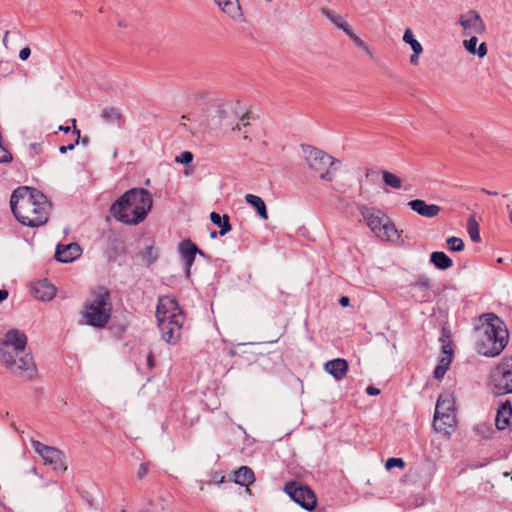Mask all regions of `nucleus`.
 <instances>
[{"instance_id": "f257e3e1", "label": "nucleus", "mask_w": 512, "mask_h": 512, "mask_svg": "<svg viewBox=\"0 0 512 512\" xmlns=\"http://www.w3.org/2000/svg\"><path fill=\"white\" fill-rule=\"evenodd\" d=\"M10 207L13 215L22 225L35 228L47 222L51 205L42 192L35 188L21 186L12 192Z\"/></svg>"}, {"instance_id": "f03ea898", "label": "nucleus", "mask_w": 512, "mask_h": 512, "mask_svg": "<svg viewBox=\"0 0 512 512\" xmlns=\"http://www.w3.org/2000/svg\"><path fill=\"white\" fill-rule=\"evenodd\" d=\"M27 336L19 329L6 332L0 343V361L18 376L32 379L36 376V365L30 353H26Z\"/></svg>"}, {"instance_id": "7ed1b4c3", "label": "nucleus", "mask_w": 512, "mask_h": 512, "mask_svg": "<svg viewBox=\"0 0 512 512\" xmlns=\"http://www.w3.org/2000/svg\"><path fill=\"white\" fill-rule=\"evenodd\" d=\"M153 206L150 192L144 188H132L122 194L110 208L116 221L127 225L142 223Z\"/></svg>"}, {"instance_id": "20e7f679", "label": "nucleus", "mask_w": 512, "mask_h": 512, "mask_svg": "<svg viewBox=\"0 0 512 512\" xmlns=\"http://www.w3.org/2000/svg\"><path fill=\"white\" fill-rule=\"evenodd\" d=\"M481 324L476 327V350L486 357L499 356L509 341V332L505 323L495 314H484Z\"/></svg>"}, {"instance_id": "39448f33", "label": "nucleus", "mask_w": 512, "mask_h": 512, "mask_svg": "<svg viewBox=\"0 0 512 512\" xmlns=\"http://www.w3.org/2000/svg\"><path fill=\"white\" fill-rule=\"evenodd\" d=\"M156 318L162 339L176 345L181 338L184 314L175 298L162 296L158 299Z\"/></svg>"}, {"instance_id": "423d86ee", "label": "nucleus", "mask_w": 512, "mask_h": 512, "mask_svg": "<svg viewBox=\"0 0 512 512\" xmlns=\"http://www.w3.org/2000/svg\"><path fill=\"white\" fill-rule=\"evenodd\" d=\"M112 305L110 293L107 289L99 287L92 294V299L84 305L82 317L85 324L104 328L111 318Z\"/></svg>"}, {"instance_id": "0eeeda50", "label": "nucleus", "mask_w": 512, "mask_h": 512, "mask_svg": "<svg viewBox=\"0 0 512 512\" xmlns=\"http://www.w3.org/2000/svg\"><path fill=\"white\" fill-rule=\"evenodd\" d=\"M302 151L310 169L317 173L321 179L331 182L335 171L340 166V161L311 145H302Z\"/></svg>"}, {"instance_id": "6e6552de", "label": "nucleus", "mask_w": 512, "mask_h": 512, "mask_svg": "<svg viewBox=\"0 0 512 512\" xmlns=\"http://www.w3.org/2000/svg\"><path fill=\"white\" fill-rule=\"evenodd\" d=\"M359 212L371 231L381 240L398 238V231L390 218L380 209L362 205Z\"/></svg>"}, {"instance_id": "1a4fd4ad", "label": "nucleus", "mask_w": 512, "mask_h": 512, "mask_svg": "<svg viewBox=\"0 0 512 512\" xmlns=\"http://www.w3.org/2000/svg\"><path fill=\"white\" fill-rule=\"evenodd\" d=\"M489 385L496 396L512 394V355L503 357L490 370Z\"/></svg>"}, {"instance_id": "9d476101", "label": "nucleus", "mask_w": 512, "mask_h": 512, "mask_svg": "<svg viewBox=\"0 0 512 512\" xmlns=\"http://www.w3.org/2000/svg\"><path fill=\"white\" fill-rule=\"evenodd\" d=\"M283 490L301 508L307 511L315 509L317 498L309 486L292 480L285 483Z\"/></svg>"}, {"instance_id": "9b49d317", "label": "nucleus", "mask_w": 512, "mask_h": 512, "mask_svg": "<svg viewBox=\"0 0 512 512\" xmlns=\"http://www.w3.org/2000/svg\"><path fill=\"white\" fill-rule=\"evenodd\" d=\"M453 401L440 396L436 402L433 418V428L438 432L447 433L448 428L455 425V416L453 414Z\"/></svg>"}, {"instance_id": "f8f14e48", "label": "nucleus", "mask_w": 512, "mask_h": 512, "mask_svg": "<svg viewBox=\"0 0 512 512\" xmlns=\"http://www.w3.org/2000/svg\"><path fill=\"white\" fill-rule=\"evenodd\" d=\"M31 445L35 452L39 454L45 465H49L55 471H66L64 464V454L56 447L48 446L38 440H31Z\"/></svg>"}, {"instance_id": "ddd939ff", "label": "nucleus", "mask_w": 512, "mask_h": 512, "mask_svg": "<svg viewBox=\"0 0 512 512\" xmlns=\"http://www.w3.org/2000/svg\"><path fill=\"white\" fill-rule=\"evenodd\" d=\"M459 24L463 29V35H481L485 32V23L480 14L475 10H468L459 16Z\"/></svg>"}, {"instance_id": "4468645a", "label": "nucleus", "mask_w": 512, "mask_h": 512, "mask_svg": "<svg viewBox=\"0 0 512 512\" xmlns=\"http://www.w3.org/2000/svg\"><path fill=\"white\" fill-rule=\"evenodd\" d=\"M178 251L185 262L186 278H189L191 274V267L195 261L197 252H200V249L191 240L186 239L179 243Z\"/></svg>"}, {"instance_id": "2eb2a0df", "label": "nucleus", "mask_w": 512, "mask_h": 512, "mask_svg": "<svg viewBox=\"0 0 512 512\" xmlns=\"http://www.w3.org/2000/svg\"><path fill=\"white\" fill-rule=\"evenodd\" d=\"M82 249L77 243L67 245H57L55 258L62 263H70L81 256Z\"/></svg>"}, {"instance_id": "dca6fc26", "label": "nucleus", "mask_w": 512, "mask_h": 512, "mask_svg": "<svg viewBox=\"0 0 512 512\" xmlns=\"http://www.w3.org/2000/svg\"><path fill=\"white\" fill-rule=\"evenodd\" d=\"M408 206L417 214L426 218H434L441 211V207L436 204H427L424 200L415 199L408 202Z\"/></svg>"}, {"instance_id": "f3484780", "label": "nucleus", "mask_w": 512, "mask_h": 512, "mask_svg": "<svg viewBox=\"0 0 512 512\" xmlns=\"http://www.w3.org/2000/svg\"><path fill=\"white\" fill-rule=\"evenodd\" d=\"M512 417V404L510 401H505L501 403L497 410L496 418H495V426L497 430H504L510 422V418Z\"/></svg>"}, {"instance_id": "a211bd4d", "label": "nucleus", "mask_w": 512, "mask_h": 512, "mask_svg": "<svg viewBox=\"0 0 512 512\" xmlns=\"http://www.w3.org/2000/svg\"><path fill=\"white\" fill-rule=\"evenodd\" d=\"M325 370L335 379L341 380L346 376L348 371V363L345 359L336 358L325 364Z\"/></svg>"}, {"instance_id": "6ab92c4d", "label": "nucleus", "mask_w": 512, "mask_h": 512, "mask_svg": "<svg viewBox=\"0 0 512 512\" xmlns=\"http://www.w3.org/2000/svg\"><path fill=\"white\" fill-rule=\"evenodd\" d=\"M217 4L221 11L232 19L239 22H243L245 20L240 2H217Z\"/></svg>"}, {"instance_id": "aec40b11", "label": "nucleus", "mask_w": 512, "mask_h": 512, "mask_svg": "<svg viewBox=\"0 0 512 512\" xmlns=\"http://www.w3.org/2000/svg\"><path fill=\"white\" fill-rule=\"evenodd\" d=\"M36 298L42 301H48L53 299L56 294V289L53 285L48 283L47 280L40 281L33 287Z\"/></svg>"}, {"instance_id": "412c9836", "label": "nucleus", "mask_w": 512, "mask_h": 512, "mask_svg": "<svg viewBox=\"0 0 512 512\" xmlns=\"http://www.w3.org/2000/svg\"><path fill=\"white\" fill-rule=\"evenodd\" d=\"M470 38L463 41V46L466 51L471 55H477L480 58H483L487 54V45L485 42H482L478 48L477 43V35H469Z\"/></svg>"}, {"instance_id": "4be33fe9", "label": "nucleus", "mask_w": 512, "mask_h": 512, "mask_svg": "<svg viewBox=\"0 0 512 512\" xmlns=\"http://www.w3.org/2000/svg\"><path fill=\"white\" fill-rule=\"evenodd\" d=\"M245 201L246 203H248L249 205L253 206L256 209L257 214L261 219H268L266 204L261 197L254 194H246Z\"/></svg>"}, {"instance_id": "5701e85b", "label": "nucleus", "mask_w": 512, "mask_h": 512, "mask_svg": "<svg viewBox=\"0 0 512 512\" xmlns=\"http://www.w3.org/2000/svg\"><path fill=\"white\" fill-rule=\"evenodd\" d=\"M235 483L248 487L255 481L254 472L247 466L240 467L235 473Z\"/></svg>"}, {"instance_id": "b1692460", "label": "nucleus", "mask_w": 512, "mask_h": 512, "mask_svg": "<svg viewBox=\"0 0 512 512\" xmlns=\"http://www.w3.org/2000/svg\"><path fill=\"white\" fill-rule=\"evenodd\" d=\"M430 262L439 270H447L452 267L453 261L444 252L435 251L430 255Z\"/></svg>"}, {"instance_id": "393cba45", "label": "nucleus", "mask_w": 512, "mask_h": 512, "mask_svg": "<svg viewBox=\"0 0 512 512\" xmlns=\"http://www.w3.org/2000/svg\"><path fill=\"white\" fill-rule=\"evenodd\" d=\"M210 220H211V222L214 225H216V226H218L220 228L218 233L221 236L226 235L232 229V226H231V224L229 222V216L228 215L221 216L217 212H212L210 214Z\"/></svg>"}, {"instance_id": "a878e982", "label": "nucleus", "mask_w": 512, "mask_h": 512, "mask_svg": "<svg viewBox=\"0 0 512 512\" xmlns=\"http://www.w3.org/2000/svg\"><path fill=\"white\" fill-rule=\"evenodd\" d=\"M101 117L108 124H117L120 126L123 117L119 109L115 107H106L102 110Z\"/></svg>"}, {"instance_id": "bb28decb", "label": "nucleus", "mask_w": 512, "mask_h": 512, "mask_svg": "<svg viewBox=\"0 0 512 512\" xmlns=\"http://www.w3.org/2000/svg\"><path fill=\"white\" fill-rule=\"evenodd\" d=\"M322 13L338 28L341 29L344 33L351 28L350 25L344 20V18L335 13L332 10L322 8Z\"/></svg>"}, {"instance_id": "cd10ccee", "label": "nucleus", "mask_w": 512, "mask_h": 512, "mask_svg": "<svg viewBox=\"0 0 512 512\" xmlns=\"http://www.w3.org/2000/svg\"><path fill=\"white\" fill-rule=\"evenodd\" d=\"M452 360L450 356H441L438 364L436 365L434 371H433V377L436 380L443 379L444 375L446 374Z\"/></svg>"}, {"instance_id": "c85d7f7f", "label": "nucleus", "mask_w": 512, "mask_h": 512, "mask_svg": "<svg viewBox=\"0 0 512 512\" xmlns=\"http://www.w3.org/2000/svg\"><path fill=\"white\" fill-rule=\"evenodd\" d=\"M467 232L470 239L474 243H478L481 240L479 225L474 216L469 217L467 221Z\"/></svg>"}, {"instance_id": "c756f323", "label": "nucleus", "mask_w": 512, "mask_h": 512, "mask_svg": "<svg viewBox=\"0 0 512 512\" xmlns=\"http://www.w3.org/2000/svg\"><path fill=\"white\" fill-rule=\"evenodd\" d=\"M403 41L411 46L413 52L422 53L423 48L419 41L414 38L413 32L410 28H407L403 35Z\"/></svg>"}, {"instance_id": "7c9ffc66", "label": "nucleus", "mask_w": 512, "mask_h": 512, "mask_svg": "<svg viewBox=\"0 0 512 512\" xmlns=\"http://www.w3.org/2000/svg\"><path fill=\"white\" fill-rule=\"evenodd\" d=\"M382 179L385 185L393 189H400L402 187L401 179L391 172L382 171Z\"/></svg>"}, {"instance_id": "2f4dec72", "label": "nucleus", "mask_w": 512, "mask_h": 512, "mask_svg": "<svg viewBox=\"0 0 512 512\" xmlns=\"http://www.w3.org/2000/svg\"><path fill=\"white\" fill-rule=\"evenodd\" d=\"M449 337H450V335H449L448 330L443 328L442 336L440 338V341L442 342V347H441L442 356H450L452 359L453 358V349L451 347Z\"/></svg>"}, {"instance_id": "473e14b6", "label": "nucleus", "mask_w": 512, "mask_h": 512, "mask_svg": "<svg viewBox=\"0 0 512 512\" xmlns=\"http://www.w3.org/2000/svg\"><path fill=\"white\" fill-rule=\"evenodd\" d=\"M474 431L477 435L481 436L483 439H490L494 434V429L489 423H479L474 427Z\"/></svg>"}, {"instance_id": "72a5a7b5", "label": "nucleus", "mask_w": 512, "mask_h": 512, "mask_svg": "<svg viewBox=\"0 0 512 512\" xmlns=\"http://www.w3.org/2000/svg\"><path fill=\"white\" fill-rule=\"evenodd\" d=\"M446 245L450 251L460 252L464 249V242L461 238L451 236L446 239Z\"/></svg>"}, {"instance_id": "f704fd0d", "label": "nucleus", "mask_w": 512, "mask_h": 512, "mask_svg": "<svg viewBox=\"0 0 512 512\" xmlns=\"http://www.w3.org/2000/svg\"><path fill=\"white\" fill-rule=\"evenodd\" d=\"M141 257L148 265L154 263L158 258V253L153 246H147L142 252Z\"/></svg>"}, {"instance_id": "c9c22d12", "label": "nucleus", "mask_w": 512, "mask_h": 512, "mask_svg": "<svg viewBox=\"0 0 512 512\" xmlns=\"http://www.w3.org/2000/svg\"><path fill=\"white\" fill-rule=\"evenodd\" d=\"M71 122L73 124V133L77 135V139L75 140L74 143H71L66 146H61L59 148V151L61 154H65L67 151L73 150L75 148V146L79 143V140H80V130L76 128V120L72 119Z\"/></svg>"}, {"instance_id": "e433bc0d", "label": "nucleus", "mask_w": 512, "mask_h": 512, "mask_svg": "<svg viewBox=\"0 0 512 512\" xmlns=\"http://www.w3.org/2000/svg\"><path fill=\"white\" fill-rule=\"evenodd\" d=\"M412 287L427 291L430 288V278L426 275H420Z\"/></svg>"}, {"instance_id": "4c0bfd02", "label": "nucleus", "mask_w": 512, "mask_h": 512, "mask_svg": "<svg viewBox=\"0 0 512 512\" xmlns=\"http://www.w3.org/2000/svg\"><path fill=\"white\" fill-rule=\"evenodd\" d=\"M193 154L190 151H183L180 155L176 156L175 161L181 164H189L193 161Z\"/></svg>"}, {"instance_id": "58836bf2", "label": "nucleus", "mask_w": 512, "mask_h": 512, "mask_svg": "<svg viewBox=\"0 0 512 512\" xmlns=\"http://www.w3.org/2000/svg\"><path fill=\"white\" fill-rule=\"evenodd\" d=\"M405 466V462L402 458L391 457L386 461L385 467L390 470L393 467L403 468Z\"/></svg>"}, {"instance_id": "ea45409f", "label": "nucleus", "mask_w": 512, "mask_h": 512, "mask_svg": "<svg viewBox=\"0 0 512 512\" xmlns=\"http://www.w3.org/2000/svg\"><path fill=\"white\" fill-rule=\"evenodd\" d=\"M345 34L355 43L358 48L365 47V42L353 32L352 28H349Z\"/></svg>"}, {"instance_id": "a19ab883", "label": "nucleus", "mask_w": 512, "mask_h": 512, "mask_svg": "<svg viewBox=\"0 0 512 512\" xmlns=\"http://www.w3.org/2000/svg\"><path fill=\"white\" fill-rule=\"evenodd\" d=\"M147 472H148V466H147V464L142 463V464L139 466V468H138V471H137V478H138V479H143V478L146 476Z\"/></svg>"}, {"instance_id": "79ce46f5", "label": "nucleus", "mask_w": 512, "mask_h": 512, "mask_svg": "<svg viewBox=\"0 0 512 512\" xmlns=\"http://www.w3.org/2000/svg\"><path fill=\"white\" fill-rule=\"evenodd\" d=\"M31 50L29 47H25L20 50L19 52V58L23 61L27 60L30 57Z\"/></svg>"}, {"instance_id": "37998d69", "label": "nucleus", "mask_w": 512, "mask_h": 512, "mask_svg": "<svg viewBox=\"0 0 512 512\" xmlns=\"http://www.w3.org/2000/svg\"><path fill=\"white\" fill-rule=\"evenodd\" d=\"M147 367L152 370L155 367L154 354L152 351L147 355Z\"/></svg>"}, {"instance_id": "c03bdc74", "label": "nucleus", "mask_w": 512, "mask_h": 512, "mask_svg": "<svg viewBox=\"0 0 512 512\" xmlns=\"http://www.w3.org/2000/svg\"><path fill=\"white\" fill-rule=\"evenodd\" d=\"M366 393L370 396H377L380 394V390L374 386H368L366 388Z\"/></svg>"}, {"instance_id": "a18cd8bd", "label": "nucleus", "mask_w": 512, "mask_h": 512, "mask_svg": "<svg viewBox=\"0 0 512 512\" xmlns=\"http://www.w3.org/2000/svg\"><path fill=\"white\" fill-rule=\"evenodd\" d=\"M421 53L413 52V54L410 57V63L413 65H417L419 63V55Z\"/></svg>"}, {"instance_id": "49530a36", "label": "nucleus", "mask_w": 512, "mask_h": 512, "mask_svg": "<svg viewBox=\"0 0 512 512\" xmlns=\"http://www.w3.org/2000/svg\"><path fill=\"white\" fill-rule=\"evenodd\" d=\"M339 304H340L342 307H347V306H349V304H350V299H349V297H347V296H342V297L339 299Z\"/></svg>"}, {"instance_id": "de8ad7c7", "label": "nucleus", "mask_w": 512, "mask_h": 512, "mask_svg": "<svg viewBox=\"0 0 512 512\" xmlns=\"http://www.w3.org/2000/svg\"><path fill=\"white\" fill-rule=\"evenodd\" d=\"M8 291L5 289H0V303H2L4 300L8 298Z\"/></svg>"}, {"instance_id": "09e8293b", "label": "nucleus", "mask_w": 512, "mask_h": 512, "mask_svg": "<svg viewBox=\"0 0 512 512\" xmlns=\"http://www.w3.org/2000/svg\"><path fill=\"white\" fill-rule=\"evenodd\" d=\"M251 117L248 114H245L241 117V122L243 126H247L249 123L246 120H249Z\"/></svg>"}, {"instance_id": "8fccbe9b", "label": "nucleus", "mask_w": 512, "mask_h": 512, "mask_svg": "<svg viewBox=\"0 0 512 512\" xmlns=\"http://www.w3.org/2000/svg\"><path fill=\"white\" fill-rule=\"evenodd\" d=\"M360 49H362L367 55L372 57V53H371L369 47L366 44H365V47H361Z\"/></svg>"}, {"instance_id": "3c124183", "label": "nucleus", "mask_w": 512, "mask_h": 512, "mask_svg": "<svg viewBox=\"0 0 512 512\" xmlns=\"http://www.w3.org/2000/svg\"><path fill=\"white\" fill-rule=\"evenodd\" d=\"M360 49H362L367 55L372 57V53H371L369 47L366 44H365V47H361Z\"/></svg>"}, {"instance_id": "603ef678", "label": "nucleus", "mask_w": 512, "mask_h": 512, "mask_svg": "<svg viewBox=\"0 0 512 512\" xmlns=\"http://www.w3.org/2000/svg\"><path fill=\"white\" fill-rule=\"evenodd\" d=\"M360 49H362L367 55L372 57V53H371L369 47L366 44H365V47H361Z\"/></svg>"}, {"instance_id": "864d4df0", "label": "nucleus", "mask_w": 512, "mask_h": 512, "mask_svg": "<svg viewBox=\"0 0 512 512\" xmlns=\"http://www.w3.org/2000/svg\"><path fill=\"white\" fill-rule=\"evenodd\" d=\"M70 129L71 128L69 126H63V125L59 126V130L63 131L64 133H68L70 131Z\"/></svg>"}, {"instance_id": "5fc2aeb1", "label": "nucleus", "mask_w": 512, "mask_h": 512, "mask_svg": "<svg viewBox=\"0 0 512 512\" xmlns=\"http://www.w3.org/2000/svg\"><path fill=\"white\" fill-rule=\"evenodd\" d=\"M8 35H9V32L6 31L5 34H4V37H3V44L4 46L7 48L8 45H7V39H8Z\"/></svg>"}, {"instance_id": "6e6d98bb", "label": "nucleus", "mask_w": 512, "mask_h": 512, "mask_svg": "<svg viewBox=\"0 0 512 512\" xmlns=\"http://www.w3.org/2000/svg\"><path fill=\"white\" fill-rule=\"evenodd\" d=\"M82 144L83 145H88L89 143V139L87 137H84L82 140H81Z\"/></svg>"}, {"instance_id": "4d7b16f0", "label": "nucleus", "mask_w": 512, "mask_h": 512, "mask_svg": "<svg viewBox=\"0 0 512 512\" xmlns=\"http://www.w3.org/2000/svg\"><path fill=\"white\" fill-rule=\"evenodd\" d=\"M217 234H218V233H217V231H212V232L210 233V237H211L212 239H213V238H216V237H217Z\"/></svg>"}, {"instance_id": "13d9d810", "label": "nucleus", "mask_w": 512, "mask_h": 512, "mask_svg": "<svg viewBox=\"0 0 512 512\" xmlns=\"http://www.w3.org/2000/svg\"><path fill=\"white\" fill-rule=\"evenodd\" d=\"M509 220H510V222L512 224V208L509 211Z\"/></svg>"}, {"instance_id": "bf43d9fd", "label": "nucleus", "mask_w": 512, "mask_h": 512, "mask_svg": "<svg viewBox=\"0 0 512 512\" xmlns=\"http://www.w3.org/2000/svg\"><path fill=\"white\" fill-rule=\"evenodd\" d=\"M197 254H198V255H200V256H202V257H205V256H206L205 252H203L202 250H200V252H197Z\"/></svg>"}, {"instance_id": "052dcab7", "label": "nucleus", "mask_w": 512, "mask_h": 512, "mask_svg": "<svg viewBox=\"0 0 512 512\" xmlns=\"http://www.w3.org/2000/svg\"><path fill=\"white\" fill-rule=\"evenodd\" d=\"M488 194L497 195V192H488Z\"/></svg>"}, {"instance_id": "680f3d73", "label": "nucleus", "mask_w": 512, "mask_h": 512, "mask_svg": "<svg viewBox=\"0 0 512 512\" xmlns=\"http://www.w3.org/2000/svg\"><path fill=\"white\" fill-rule=\"evenodd\" d=\"M371 173V171H367L366 176L368 177Z\"/></svg>"}]
</instances>
